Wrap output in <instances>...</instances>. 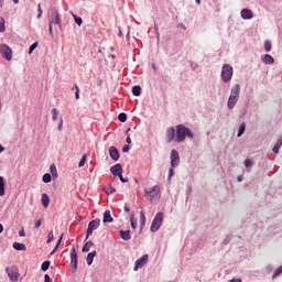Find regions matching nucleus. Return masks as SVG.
Returning a JSON list of instances; mask_svg holds the SVG:
<instances>
[{
	"mask_svg": "<svg viewBox=\"0 0 282 282\" xmlns=\"http://www.w3.org/2000/svg\"><path fill=\"white\" fill-rule=\"evenodd\" d=\"M186 137L193 140V138H195V133H193V130H191L186 126L177 124L175 142H184V140H186Z\"/></svg>",
	"mask_w": 282,
	"mask_h": 282,
	"instance_id": "f257e3e1",
	"label": "nucleus"
},
{
	"mask_svg": "<svg viewBox=\"0 0 282 282\" xmlns=\"http://www.w3.org/2000/svg\"><path fill=\"white\" fill-rule=\"evenodd\" d=\"M241 94V86L239 84H236L230 89V95L227 101V108L228 109H235L237 106V102H239V96Z\"/></svg>",
	"mask_w": 282,
	"mask_h": 282,
	"instance_id": "f03ea898",
	"label": "nucleus"
},
{
	"mask_svg": "<svg viewBox=\"0 0 282 282\" xmlns=\"http://www.w3.org/2000/svg\"><path fill=\"white\" fill-rule=\"evenodd\" d=\"M232 66L230 64H224L220 73L223 83H230L232 80Z\"/></svg>",
	"mask_w": 282,
	"mask_h": 282,
	"instance_id": "7ed1b4c3",
	"label": "nucleus"
},
{
	"mask_svg": "<svg viewBox=\"0 0 282 282\" xmlns=\"http://www.w3.org/2000/svg\"><path fill=\"white\" fill-rule=\"evenodd\" d=\"M163 221H164V213L159 212L151 224V227H150L151 232H158V230L162 228Z\"/></svg>",
	"mask_w": 282,
	"mask_h": 282,
	"instance_id": "20e7f679",
	"label": "nucleus"
},
{
	"mask_svg": "<svg viewBox=\"0 0 282 282\" xmlns=\"http://www.w3.org/2000/svg\"><path fill=\"white\" fill-rule=\"evenodd\" d=\"M144 195L150 202H153L160 195V187L159 185H154L150 188H144Z\"/></svg>",
	"mask_w": 282,
	"mask_h": 282,
	"instance_id": "39448f33",
	"label": "nucleus"
},
{
	"mask_svg": "<svg viewBox=\"0 0 282 282\" xmlns=\"http://www.w3.org/2000/svg\"><path fill=\"white\" fill-rule=\"evenodd\" d=\"M78 270V253L76 248L73 247L70 250V272L74 274Z\"/></svg>",
	"mask_w": 282,
	"mask_h": 282,
	"instance_id": "423d86ee",
	"label": "nucleus"
},
{
	"mask_svg": "<svg viewBox=\"0 0 282 282\" xmlns=\"http://www.w3.org/2000/svg\"><path fill=\"white\" fill-rule=\"evenodd\" d=\"M100 228V219H94L88 224V228L86 231V239H89L91 235H94V230H98Z\"/></svg>",
	"mask_w": 282,
	"mask_h": 282,
	"instance_id": "0eeeda50",
	"label": "nucleus"
},
{
	"mask_svg": "<svg viewBox=\"0 0 282 282\" xmlns=\"http://www.w3.org/2000/svg\"><path fill=\"white\" fill-rule=\"evenodd\" d=\"M6 272L10 281H13V282L19 281V276H21V274L19 273V269H17V267H8L6 269Z\"/></svg>",
	"mask_w": 282,
	"mask_h": 282,
	"instance_id": "6e6552de",
	"label": "nucleus"
},
{
	"mask_svg": "<svg viewBox=\"0 0 282 282\" xmlns=\"http://www.w3.org/2000/svg\"><path fill=\"white\" fill-rule=\"evenodd\" d=\"M149 263V254H143L141 258L137 259L134 262V272H138L141 268H144Z\"/></svg>",
	"mask_w": 282,
	"mask_h": 282,
	"instance_id": "1a4fd4ad",
	"label": "nucleus"
},
{
	"mask_svg": "<svg viewBox=\"0 0 282 282\" xmlns=\"http://www.w3.org/2000/svg\"><path fill=\"white\" fill-rule=\"evenodd\" d=\"M48 24L58 25L61 28V14H58V11L56 10L51 11V15L48 18Z\"/></svg>",
	"mask_w": 282,
	"mask_h": 282,
	"instance_id": "9d476101",
	"label": "nucleus"
},
{
	"mask_svg": "<svg viewBox=\"0 0 282 282\" xmlns=\"http://www.w3.org/2000/svg\"><path fill=\"white\" fill-rule=\"evenodd\" d=\"M0 54L6 58L7 61H12V48L8 46V44H1L0 45Z\"/></svg>",
	"mask_w": 282,
	"mask_h": 282,
	"instance_id": "9b49d317",
	"label": "nucleus"
},
{
	"mask_svg": "<svg viewBox=\"0 0 282 282\" xmlns=\"http://www.w3.org/2000/svg\"><path fill=\"white\" fill-rule=\"evenodd\" d=\"M170 160L172 169H176V166H180V152H177V150H172Z\"/></svg>",
	"mask_w": 282,
	"mask_h": 282,
	"instance_id": "f8f14e48",
	"label": "nucleus"
},
{
	"mask_svg": "<svg viewBox=\"0 0 282 282\" xmlns=\"http://www.w3.org/2000/svg\"><path fill=\"white\" fill-rule=\"evenodd\" d=\"M240 17L243 19V21H250V19H254V14L252 13V10L250 9H242L240 11Z\"/></svg>",
	"mask_w": 282,
	"mask_h": 282,
	"instance_id": "ddd939ff",
	"label": "nucleus"
},
{
	"mask_svg": "<svg viewBox=\"0 0 282 282\" xmlns=\"http://www.w3.org/2000/svg\"><path fill=\"white\" fill-rule=\"evenodd\" d=\"M109 155L113 162H118L120 160V151H118L116 147L109 148Z\"/></svg>",
	"mask_w": 282,
	"mask_h": 282,
	"instance_id": "4468645a",
	"label": "nucleus"
},
{
	"mask_svg": "<svg viewBox=\"0 0 282 282\" xmlns=\"http://www.w3.org/2000/svg\"><path fill=\"white\" fill-rule=\"evenodd\" d=\"M110 173H112L115 175V177L122 175V164L117 163L113 166H111Z\"/></svg>",
	"mask_w": 282,
	"mask_h": 282,
	"instance_id": "2eb2a0df",
	"label": "nucleus"
},
{
	"mask_svg": "<svg viewBox=\"0 0 282 282\" xmlns=\"http://www.w3.org/2000/svg\"><path fill=\"white\" fill-rule=\"evenodd\" d=\"M166 140L169 144L175 140V128L170 127L166 129Z\"/></svg>",
	"mask_w": 282,
	"mask_h": 282,
	"instance_id": "dca6fc26",
	"label": "nucleus"
},
{
	"mask_svg": "<svg viewBox=\"0 0 282 282\" xmlns=\"http://www.w3.org/2000/svg\"><path fill=\"white\" fill-rule=\"evenodd\" d=\"M261 61L264 63V65H274V57H272L270 54L262 55Z\"/></svg>",
	"mask_w": 282,
	"mask_h": 282,
	"instance_id": "f3484780",
	"label": "nucleus"
},
{
	"mask_svg": "<svg viewBox=\"0 0 282 282\" xmlns=\"http://www.w3.org/2000/svg\"><path fill=\"white\" fill-rule=\"evenodd\" d=\"M119 235L123 241H130V239H131L130 230H119Z\"/></svg>",
	"mask_w": 282,
	"mask_h": 282,
	"instance_id": "a211bd4d",
	"label": "nucleus"
},
{
	"mask_svg": "<svg viewBox=\"0 0 282 282\" xmlns=\"http://www.w3.org/2000/svg\"><path fill=\"white\" fill-rule=\"evenodd\" d=\"M113 221V217L111 216L110 210H106L104 213V224H111Z\"/></svg>",
	"mask_w": 282,
	"mask_h": 282,
	"instance_id": "6ab92c4d",
	"label": "nucleus"
},
{
	"mask_svg": "<svg viewBox=\"0 0 282 282\" xmlns=\"http://www.w3.org/2000/svg\"><path fill=\"white\" fill-rule=\"evenodd\" d=\"M3 195H6V178L0 176V197H3Z\"/></svg>",
	"mask_w": 282,
	"mask_h": 282,
	"instance_id": "aec40b11",
	"label": "nucleus"
},
{
	"mask_svg": "<svg viewBox=\"0 0 282 282\" xmlns=\"http://www.w3.org/2000/svg\"><path fill=\"white\" fill-rule=\"evenodd\" d=\"M41 203L44 208H47V206H50V196L47 194H42Z\"/></svg>",
	"mask_w": 282,
	"mask_h": 282,
	"instance_id": "412c9836",
	"label": "nucleus"
},
{
	"mask_svg": "<svg viewBox=\"0 0 282 282\" xmlns=\"http://www.w3.org/2000/svg\"><path fill=\"white\" fill-rule=\"evenodd\" d=\"M96 257V250L89 252L86 258L87 265H91L94 263V258Z\"/></svg>",
	"mask_w": 282,
	"mask_h": 282,
	"instance_id": "4be33fe9",
	"label": "nucleus"
},
{
	"mask_svg": "<svg viewBox=\"0 0 282 282\" xmlns=\"http://www.w3.org/2000/svg\"><path fill=\"white\" fill-rule=\"evenodd\" d=\"M130 224H131V228H133V230H135V228H138V219H135V214L132 212L131 216H130Z\"/></svg>",
	"mask_w": 282,
	"mask_h": 282,
	"instance_id": "5701e85b",
	"label": "nucleus"
},
{
	"mask_svg": "<svg viewBox=\"0 0 282 282\" xmlns=\"http://www.w3.org/2000/svg\"><path fill=\"white\" fill-rule=\"evenodd\" d=\"M94 246L93 241H87L83 248H82V252H89V250H91V247Z\"/></svg>",
	"mask_w": 282,
	"mask_h": 282,
	"instance_id": "b1692460",
	"label": "nucleus"
},
{
	"mask_svg": "<svg viewBox=\"0 0 282 282\" xmlns=\"http://www.w3.org/2000/svg\"><path fill=\"white\" fill-rule=\"evenodd\" d=\"M140 226L141 228H144L147 226V216H144V212H140Z\"/></svg>",
	"mask_w": 282,
	"mask_h": 282,
	"instance_id": "393cba45",
	"label": "nucleus"
},
{
	"mask_svg": "<svg viewBox=\"0 0 282 282\" xmlns=\"http://www.w3.org/2000/svg\"><path fill=\"white\" fill-rule=\"evenodd\" d=\"M132 94L133 96H141L142 94V87L139 85L132 87Z\"/></svg>",
	"mask_w": 282,
	"mask_h": 282,
	"instance_id": "a878e982",
	"label": "nucleus"
},
{
	"mask_svg": "<svg viewBox=\"0 0 282 282\" xmlns=\"http://www.w3.org/2000/svg\"><path fill=\"white\" fill-rule=\"evenodd\" d=\"M13 248H14V250L25 251V245L21 243V242H14Z\"/></svg>",
	"mask_w": 282,
	"mask_h": 282,
	"instance_id": "bb28decb",
	"label": "nucleus"
},
{
	"mask_svg": "<svg viewBox=\"0 0 282 282\" xmlns=\"http://www.w3.org/2000/svg\"><path fill=\"white\" fill-rule=\"evenodd\" d=\"M246 133V123H241L238 129L237 138H241Z\"/></svg>",
	"mask_w": 282,
	"mask_h": 282,
	"instance_id": "cd10ccee",
	"label": "nucleus"
},
{
	"mask_svg": "<svg viewBox=\"0 0 282 282\" xmlns=\"http://www.w3.org/2000/svg\"><path fill=\"white\" fill-rule=\"evenodd\" d=\"M282 147V138L278 139L275 145L273 147V153H279V150Z\"/></svg>",
	"mask_w": 282,
	"mask_h": 282,
	"instance_id": "c85d7f7f",
	"label": "nucleus"
},
{
	"mask_svg": "<svg viewBox=\"0 0 282 282\" xmlns=\"http://www.w3.org/2000/svg\"><path fill=\"white\" fill-rule=\"evenodd\" d=\"M42 182H44V184H50V182H52V174L50 173L44 174L42 177Z\"/></svg>",
	"mask_w": 282,
	"mask_h": 282,
	"instance_id": "c756f323",
	"label": "nucleus"
},
{
	"mask_svg": "<svg viewBox=\"0 0 282 282\" xmlns=\"http://www.w3.org/2000/svg\"><path fill=\"white\" fill-rule=\"evenodd\" d=\"M50 264L51 262L48 260L44 261L41 265L42 272H47V270H50Z\"/></svg>",
	"mask_w": 282,
	"mask_h": 282,
	"instance_id": "7c9ffc66",
	"label": "nucleus"
},
{
	"mask_svg": "<svg viewBox=\"0 0 282 282\" xmlns=\"http://www.w3.org/2000/svg\"><path fill=\"white\" fill-rule=\"evenodd\" d=\"M265 52H272V42L270 40L264 41Z\"/></svg>",
	"mask_w": 282,
	"mask_h": 282,
	"instance_id": "2f4dec72",
	"label": "nucleus"
},
{
	"mask_svg": "<svg viewBox=\"0 0 282 282\" xmlns=\"http://www.w3.org/2000/svg\"><path fill=\"white\" fill-rule=\"evenodd\" d=\"M50 172H51V175H53V177H58V172L56 171V165H51Z\"/></svg>",
	"mask_w": 282,
	"mask_h": 282,
	"instance_id": "473e14b6",
	"label": "nucleus"
},
{
	"mask_svg": "<svg viewBox=\"0 0 282 282\" xmlns=\"http://www.w3.org/2000/svg\"><path fill=\"white\" fill-rule=\"evenodd\" d=\"M73 19L77 25H83V18L77 17L76 14H73Z\"/></svg>",
	"mask_w": 282,
	"mask_h": 282,
	"instance_id": "72a5a7b5",
	"label": "nucleus"
},
{
	"mask_svg": "<svg viewBox=\"0 0 282 282\" xmlns=\"http://www.w3.org/2000/svg\"><path fill=\"white\" fill-rule=\"evenodd\" d=\"M85 162H87V154H84L78 163L79 169H83L85 166Z\"/></svg>",
	"mask_w": 282,
	"mask_h": 282,
	"instance_id": "f704fd0d",
	"label": "nucleus"
},
{
	"mask_svg": "<svg viewBox=\"0 0 282 282\" xmlns=\"http://www.w3.org/2000/svg\"><path fill=\"white\" fill-rule=\"evenodd\" d=\"M58 119V110L56 108L52 109V120L56 121Z\"/></svg>",
	"mask_w": 282,
	"mask_h": 282,
	"instance_id": "c9c22d12",
	"label": "nucleus"
},
{
	"mask_svg": "<svg viewBox=\"0 0 282 282\" xmlns=\"http://www.w3.org/2000/svg\"><path fill=\"white\" fill-rule=\"evenodd\" d=\"M281 274H282V265L279 267V268L275 270V272H274L273 275H272V279H276V276H281Z\"/></svg>",
	"mask_w": 282,
	"mask_h": 282,
	"instance_id": "e433bc0d",
	"label": "nucleus"
},
{
	"mask_svg": "<svg viewBox=\"0 0 282 282\" xmlns=\"http://www.w3.org/2000/svg\"><path fill=\"white\" fill-rule=\"evenodd\" d=\"M281 274H282V265L279 267V268L275 270V272H274L273 275H272V279H276V276H281Z\"/></svg>",
	"mask_w": 282,
	"mask_h": 282,
	"instance_id": "4c0bfd02",
	"label": "nucleus"
},
{
	"mask_svg": "<svg viewBox=\"0 0 282 282\" xmlns=\"http://www.w3.org/2000/svg\"><path fill=\"white\" fill-rule=\"evenodd\" d=\"M118 120H119V122H124L127 120V113L120 112L118 115Z\"/></svg>",
	"mask_w": 282,
	"mask_h": 282,
	"instance_id": "58836bf2",
	"label": "nucleus"
},
{
	"mask_svg": "<svg viewBox=\"0 0 282 282\" xmlns=\"http://www.w3.org/2000/svg\"><path fill=\"white\" fill-rule=\"evenodd\" d=\"M0 32H6V20L0 18Z\"/></svg>",
	"mask_w": 282,
	"mask_h": 282,
	"instance_id": "ea45409f",
	"label": "nucleus"
},
{
	"mask_svg": "<svg viewBox=\"0 0 282 282\" xmlns=\"http://www.w3.org/2000/svg\"><path fill=\"white\" fill-rule=\"evenodd\" d=\"M39 47V42H34L30 47H29V54H32Z\"/></svg>",
	"mask_w": 282,
	"mask_h": 282,
	"instance_id": "a19ab883",
	"label": "nucleus"
},
{
	"mask_svg": "<svg viewBox=\"0 0 282 282\" xmlns=\"http://www.w3.org/2000/svg\"><path fill=\"white\" fill-rule=\"evenodd\" d=\"M52 241H54V231L48 232L46 243H52Z\"/></svg>",
	"mask_w": 282,
	"mask_h": 282,
	"instance_id": "79ce46f5",
	"label": "nucleus"
},
{
	"mask_svg": "<svg viewBox=\"0 0 282 282\" xmlns=\"http://www.w3.org/2000/svg\"><path fill=\"white\" fill-rule=\"evenodd\" d=\"M106 193L108 195H112V193H116V188H113V186H107L106 187Z\"/></svg>",
	"mask_w": 282,
	"mask_h": 282,
	"instance_id": "37998d69",
	"label": "nucleus"
},
{
	"mask_svg": "<svg viewBox=\"0 0 282 282\" xmlns=\"http://www.w3.org/2000/svg\"><path fill=\"white\" fill-rule=\"evenodd\" d=\"M173 175H175V172H174L173 167H170L169 175H167V182H171V177H173Z\"/></svg>",
	"mask_w": 282,
	"mask_h": 282,
	"instance_id": "c03bdc74",
	"label": "nucleus"
},
{
	"mask_svg": "<svg viewBox=\"0 0 282 282\" xmlns=\"http://www.w3.org/2000/svg\"><path fill=\"white\" fill-rule=\"evenodd\" d=\"M74 87L76 88V93H75V98H76V100H78L79 98H80V95H79V89H78V85H74Z\"/></svg>",
	"mask_w": 282,
	"mask_h": 282,
	"instance_id": "a18cd8bd",
	"label": "nucleus"
},
{
	"mask_svg": "<svg viewBox=\"0 0 282 282\" xmlns=\"http://www.w3.org/2000/svg\"><path fill=\"white\" fill-rule=\"evenodd\" d=\"M245 166H246L247 169H249V166H252V161L249 160V159L245 160Z\"/></svg>",
	"mask_w": 282,
	"mask_h": 282,
	"instance_id": "49530a36",
	"label": "nucleus"
},
{
	"mask_svg": "<svg viewBox=\"0 0 282 282\" xmlns=\"http://www.w3.org/2000/svg\"><path fill=\"white\" fill-rule=\"evenodd\" d=\"M58 131H63V118L59 119V122L57 124Z\"/></svg>",
	"mask_w": 282,
	"mask_h": 282,
	"instance_id": "de8ad7c7",
	"label": "nucleus"
},
{
	"mask_svg": "<svg viewBox=\"0 0 282 282\" xmlns=\"http://www.w3.org/2000/svg\"><path fill=\"white\" fill-rule=\"evenodd\" d=\"M118 177H119L120 182H122V184H127V182H129V178H124L122 176V174H120V176H118Z\"/></svg>",
	"mask_w": 282,
	"mask_h": 282,
	"instance_id": "09e8293b",
	"label": "nucleus"
},
{
	"mask_svg": "<svg viewBox=\"0 0 282 282\" xmlns=\"http://www.w3.org/2000/svg\"><path fill=\"white\" fill-rule=\"evenodd\" d=\"M48 31H50V35L53 37L54 36L53 24H48Z\"/></svg>",
	"mask_w": 282,
	"mask_h": 282,
	"instance_id": "8fccbe9b",
	"label": "nucleus"
},
{
	"mask_svg": "<svg viewBox=\"0 0 282 282\" xmlns=\"http://www.w3.org/2000/svg\"><path fill=\"white\" fill-rule=\"evenodd\" d=\"M63 241V234L61 235L59 239L57 240L56 248H61V242Z\"/></svg>",
	"mask_w": 282,
	"mask_h": 282,
	"instance_id": "3c124183",
	"label": "nucleus"
},
{
	"mask_svg": "<svg viewBox=\"0 0 282 282\" xmlns=\"http://www.w3.org/2000/svg\"><path fill=\"white\" fill-rule=\"evenodd\" d=\"M41 224H43L41 219L36 220L34 224L35 228H41Z\"/></svg>",
	"mask_w": 282,
	"mask_h": 282,
	"instance_id": "603ef678",
	"label": "nucleus"
},
{
	"mask_svg": "<svg viewBox=\"0 0 282 282\" xmlns=\"http://www.w3.org/2000/svg\"><path fill=\"white\" fill-rule=\"evenodd\" d=\"M44 282H52V279L50 278V274L44 275Z\"/></svg>",
	"mask_w": 282,
	"mask_h": 282,
	"instance_id": "864d4df0",
	"label": "nucleus"
},
{
	"mask_svg": "<svg viewBox=\"0 0 282 282\" xmlns=\"http://www.w3.org/2000/svg\"><path fill=\"white\" fill-rule=\"evenodd\" d=\"M129 145H123L122 151L123 153H129Z\"/></svg>",
	"mask_w": 282,
	"mask_h": 282,
	"instance_id": "5fc2aeb1",
	"label": "nucleus"
},
{
	"mask_svg": "<svg viewBox=\"0 0 282 282\" xmlns=\"http://www.w3.org/2000/svg\"><path fill=\"white\" fill-rule=\"evenodd\" d=\"M225 246H227V243H230V236H227L226 239L224 240Z\"/></svg>",
	"mask_w": 282,
	"mask_h": 282,
	"instance_id": "6e6d98bb",
	"label": "nucleus"
},
{
	"mask_svg": "<svg viewBox=\"0 0 282 282\" xmlns=\"http://www.w3.org/2000/svg\"><path fill=\"white\" fill-rule=\"evenodd\" d=\"M19 237H25V230L21 229V230L19 231Z\"/></svg>",
	"mask_w": 282,
	"mask_h": 282,
	"instance_id": "4d7b16f0",
	"label": "nucleus"
},
{
	"mask_svg": "<svg viewBox=\"0 0 282 282\" xmlns=\"http://www.w3.org/2000/svg\"><path fill=\"white\" fill-rule=\"evenodd\" d=\"M37 10H39V13H40V14H43V9H41V3H39Z\"/></svg>",
	"mask_w": 282,
	"mask_h": 282,
	"instance_id": "13d9d810",
	"label": "nucleus"
},
{
	"mask_svg": "<svg viewBox=\"0 0 282 282\" xmlns=\"http://www.w3.org/2000/svg\"><path fill=\"white\" fill-rule=\"evenodd\" d=\"M228 282H241V279H232V280H229Z\"/></svg>",
	"mask_w": 282,
	"mask_h": 282,
	"instance_id": "bf43d9fd",
	"label": "nucleus"
},
{
	"mask_svg": "<svg viewBox=\"0 0 282 282\" xmlns=\"http://www.w3.org/2000/svg\"><path fill=\"white\" fill-rule=\"evenodd\" d=\"M272 270H273L272 265L267 267V272H272Z\"/></svg>",
	"mask_w": 282,
	"mask_h": 282,
	"instance_id": "052dcab7",
	"label": "nucleus"
},
{
	"mask_svg": "<svg viewBox=\"0 0 282 282\" xmlns=\"http://www.w3.org/2000/svg\"><path fill=\"white\" fill-rule=\"evenodd\" d=\"M126 142L127 144H131V137H127Z\"/></svg>",
	"mask_w": 282,
	"mask_h": 282,
	"instance_id": "680f3d73",
	"label": "nucleus"
},
{
	"mask_svg": "<svg viewBox=\"0 0 282 282\" xmlns=\"http://www.w3.org/2000/svg\"><path fill=\"white\" fill-rule=\"evenodd\" d=\"M123 210H124V213H129V210H131V208H129V206L126 205Z\"/></svg>",
	"mask_w": 282,
	"mask_h": 282,
	"instance_id": "e2e57ef3",
	"label": "nucleus"
},
{
	"mask_svg": "<svg viewBox=\"0 0 282 282\" xmlns=\"http://www.w3.org/2000/svg\"><path fill=\"white\" fill-rule=\"evenodd\" d=\"M237 181H238V182H242V181H243V176H241V175H240V176H237Z\"/></svg>",
	"mask_w": 282,
	"mask_h": 282,
	"instance_id": "0e129e2a",
	"label": "nucleus"
},
{
	"mask_svg": "<svg viewBox=\"0 0 282 282\" xmlns=\"http://www.w3.org/2000/svg\"><path fill=\"white\" fill-rule=\"evenodd\" d=\"M118 30H119L118 36H122V29L118 28Z\"/></svg>",
	"mask_w": 282,
	"mask_h": 282,
	"instance_id": "69168bd1",
	"label": "nucleus"
},
{
	"mask_svg": "<svg viewBox=\"0 0 282 282\" xmlns=\"http://www.w3.org/2000/svg\"><path fill=\"white\" fill-rule=\"evenodd\" d=\"M56 250H58V248L55 247V248L52 250L51 254H55V253H56Z\"/></svg>",
	"mask_w": 282,
	"mask_h": 282,
	"instance_id": "338daca9",
	"label": "nucleus"
},
{
	"mask_svg": "<svg viewBox=\"0 0 282 282\" xmlns=\"http://www.w3.org/2000/svg\"><path fill=\"white\" fill-rule=\"evenodd\" d=\"M3 3H4V1L0 0V8H3Z\"/></svg>",
	"mask_w": 282,
	"mask_h": 282,
	"instance_id": "774afa93",
	"label": "nucleus"
}]
</instances>
